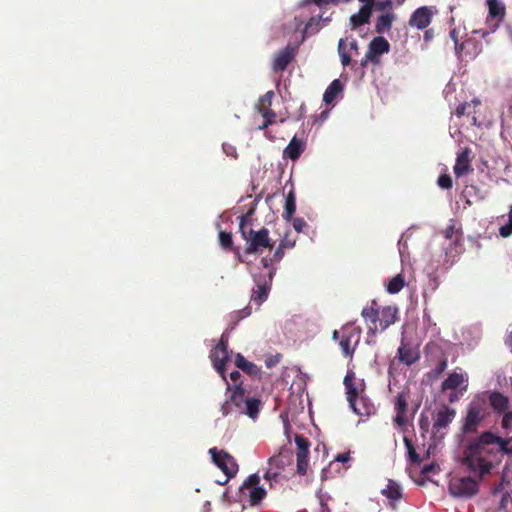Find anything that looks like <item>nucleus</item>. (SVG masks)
<instances>
[{"label":"nucleus","mask_w":512,"mask_h":512,"mask_svg":"<svg viewBox=\"0 0 512 512\" xmlns=\"http://www.w3.org/2000/svg\"><path fill=\"white\" fill-rule=\"evenodd\" d=\"M225 383L227 384V399L220 408L223 416L229 415L232 413L233 408H235L240 414L247 415L251 419H256L262 406L260 399L249 397L242 382L234 386L227 380Z\"/></svg>","instance_id":"f03ea898"},{"label":"nucleus","mask_w":512,"mask_h":512,"mask_svg":"<svg viewBox=\"0 0 512 512\" xmlns=\"http://www.w3.org/2000/svg\"><path fill=\"white\" fill-rule=\"evenodd\" d=\"M361 316L367 322L368 333L374 335L378 330L382 332L398 320V308L392 305L380 308L378 302L373 299L370 305L362 309Z\"/></svg>","instance_id":"7ed1b4c3"},{"label":"nucleus","mask_w":512,"mask_h":512,"mask_svg":"<svg viewBox=\"0 0 512 512\" xmlns=\"http://www.w3.org/2000/svg\"><path fill=\"white\" fill-rule=\"evenodd\" d=\"M397 355L398 359L407 366L414 364L419 359V352L403 341L398 348Z\"/></svg>","instance_id":"a878e982"},{"label":"nucleus","mask_w":512,"mask_h":512,"mask_svg":"<svg viewBox=\"0 0 512 512\" xmlns=\"http://www.w3.org/2000/svg\"><path fill=\"white\" fill-rule=\"evenodd\" d=\"M274 97L273 91H267L264 95H262L257 104V110L259 113L265 110H271L272 100Z\"/></svg>","instance_id":"4c0bfd02"},{"label":"nucleus","mask_w":512,"mask_h":512,"mask_svg":"<svg viewBox=\"0 0 512 512\" xmlns=\"http://www.w3.org/2000/svg\"><path fill=\"white\" fill-rule=\"evenodd\" d=\"M485 399H474L467 408L466 416L463 419L462 432L465 434L477 433L478 427L487 416Z\"/></svg>","instance_id":"39448f33"},{"label":"nucleus","mask_w":512,"mask_h":512,"mask_svg":"<svg viewBox=\"0 0 512 512\" xmlns=\"http://www.w3.org/2000/svg\"><path fill=\"white\" fill-rule=\"evenodd\" d=\"M508 417H509V415L507 413H505V415L503 416V419H502V426L505 429L510 427V425L512 424V419L508 418Z\"/></svg>","instance_id":"052dcab7"},{"label":"nucleus","mask_w":512,"mask_h":512,"mask_svg":"<svg viewBox=\"0 0 512 512\" xmlns=\"http://www.w3.org/2000/svg\"><path fill=\"white\" fill-rule=\"evenodd\" d=\"M353 412L359 416H370L375 413L373 403L365 396H357L353 402H349Z\"/></svg>","instance_id":"4be33fe9"},{"label":"nucleus","mask_w":512,"mask_h":512,"mask_svg":"<svg viewBox=\"0 0 512 512\" xmlns=\"http://www.w3.org/2000/svg\"><path fill=\"white\" fill-rule=\"evenodd\" d=\"M408 409V393L402 391L397 394L395 401L396 415L394 417V423L398 427H404L407 424V413Z\"/></svg>","instance_id":"6ab92c4d"},{"label":"nucleus","mask_w":512,"mask_h":512,"mask_svg":"<svg viewBox=\"0 0 512 512\" xmlns=\"http://www.w3.org/2000/svg\"><path fill=\"white\" fill-rule=\"evenodd\" d=\"M259 484V475L252 474L243 482L240 487L241 493L243 495H247L251 506L259 505L267 495V491Z\"/></svg>","instance_id":"6e6552de"},{"label":"nucleus","mask_w":512,"mask_h":512,"mask_svg":"<svg viewBox=\"0 0 512 512\" xmlns=\"http://www.w3.org/2000/svg\"><path fill=\"white\" fill-rule=\"evenodd\" d=\"M405 285V280L402 274H397L392 277L386 285V290L390 294H396L402 290Z\"/></svg>","instance_id":"f704fd0d"},{"label":"nucleus","mask_w":512,"mask_h":512,"mask_svg":"<svg viewBox=\"0 0 512 512\" xmlns=\"http://www.w3.org/2000/svg\"><path fill=\"white\" fill-rule=\"evenodd\" d=\"M455 53L459 58L469 56L473 58L477 53V42L474 39L467 38L463 42H457L454 44Z\"/></svg>","instance_id":"393cba45"},{"label":"nucleus","mask_w":512,"mask_h":512,"mask_svg":"<svg viewBox=\"0 0 512 512\" xmlns=\"http://www.w3.org/2000/svg\"><path fill=\"white\" fill-rule=\"evenodd\" d=\"M403 442L407 449L408 457H409L410 461L414 464H420L422 459L420 458L419 454H417V452L415 451V448H414V445H413L411 439H409L408 437H404Z\"/></svg>","instance_id":"a19ab883"},{"label":"nucleus","mask_w":512,"mask_h":512,"mask_svg":"<svg viewBox=\"0 0 512 512\" xmlns=\"http://www.w3.org/2000/svg\"><path fill=\"white\" fill-rule=\"evenodd\" d=\"M343 90V85L339 79L333 80L330 85L326 88L324 95H323V101L328 105L331 104L337 96L341 93Z\"/></svg>","instance_id":"c756f323"},{"label":"nucleus","mask_w":512,"mask_h":512,"mask_svg":"<svg viewBox=\"0 0 512 512\" xmlns=\"http://www.w3.org/2000/svg\"><path fill=\"white\" fill-rule=\"evenodd\" d=\"M215 465L227 476V479L234 477L238 472V464L235 458L224 450H218L216 447L209 449Z\"/></svg>","instance_id":"9d476101"},{"label":"nucleus","mask_w":512,"mask_h":512,"mask_svg":"<svg viewBox=\"0 0 512 512\" xmlns=\"http://www.w3.org/2000/svg\"><path fill=\"white\" fill-rule=\"evenodd\" d=\"M241 377V374L239 371H233L230 373V379L236 384H239L238 383V380L240 379Z\"/></svg>","instance_id":"680f3d73"},{"label":"nucleus","mask_w":512,"mask_h":512,"mask_svg":"<svg viewBox=\"0 0 512 512\" xmlns=\"http://www.w3.org/2000/svg\"><path fill=\"white\" fill-rule=\"evenodd\" d=\"M433 37H434V32L432 29L426 30L424 32V40L425 41H430Z\"/></svg>","instance_id":"0e129e2a"},{"label":"nucleus","mask_w":512,"mask_h":512,"mask_svg":"<svg viewBox=\"0 0 512 512\" xmlns=\"http://www.w3.org/2000/svg\"><path fill=\"white\" fill-rule=\"evenodd\" d=\"M450 38L453 40L454 44H457V42H460V40L462 39L460 27L453 28L450 31Z\"/></svg>","instance_id":"5fc2aeb1"},{"label":"nucleus","mask_w":512,"mask_h":512,"mask_svg":"<svg viewBox=\"0 0 512 512\" xmlns=\"http://www.w3.org/2000/svg\"><path fill=\"white\" fill-rule=\"evenodd\" d=\"M335 1L336 0H304L303 1V4H310V3H314L315 5H317L318 7H323L325 5H328L330 3L334 4L335 5Z\"/></svg>","instance_id":"864d4df0"},{"label":"nucleus","mask_w":512,"mask_h":512,"mask_svg":"<svg viewBox=\"0 0 512 512\" xmlns=\"http://www.w3.org/2000/svg\"><path fill=\"white\" fill-rule=\"evenodd\" d=\"M335 460L338 462H342V463L348 462L350 460V453L345 452V453L338 454L335 457Z\"/></svg>","instance_id":"6e6d98bb"},{"label":"nucleus","mask_w":512,"mask_h":512,"mask_svg":"<svg viewBox=\"0 0 512 512\" xmlns=\"http://www.w3.org/2000/svg\"><path fill=\"white\" fill-rule=\"evenodd\" d=\"M449 491L455 497H472L478 492V483L471 477L453 478Z\"/></svg>","instance_id":"9b49d317"},{"label":"nucleus","mask_w":512,"mask_h":512,"mask_svg":"<svg viewBox=\"0 0 512 512\" xmlns=\"http://www.w3.org/2000/svg\"><path fill=\"white\" fill-rule=\"evenodd\" d=\"M508 222L512 225V206L510 207V210L508 213Z\"/></svg>","instance_id":"774afa93"},{"label":"nucleus","mask_w":512,"mask_h":512,"mask_svg":"<svg viewBox=\"0 0 512 512\" xmlns=\"http://www.w3.org/2000/svg\"><path fill=\"white\" fill-rule=\"evenodd\" d=\"M403 442L407 449L408 457H409L410 461L414 464H420L422 459L420 458L419 454H417V452L415 451V448H414V445H413L411 439H409L408 437H404Z\"/></svg>","instance_id":"ea45409f"},{"label":"nucleus","mask_w":512,"mask_h":512,"mask_svg":"<svg viewBox=\"0 0 512 512\" xmlns=\"http://www.w3.org/2000/svg\"><path fill=\"white\" fill-rule=\"evenodd\" d=\"M296 241L293 239H290L288 237V233L283 237V239L280 241L279 245H281L285 249H292L295 246Z\"/></svg>","instance_id":"8fccbe9b"},{"label":"nucleus","mask_w":512,"mask_h":512,"mask_svg":"<svg viewBox=\"0 0 512 512\" xmlns=\"http://www.w3.org/2000/svg\"><path fill=\"white\" fill-rule=\"evenodd\" d=\"M461 395H462V393L459 394V393H457L455 391L450 393V395H449V402L450 403H454V402L459 401Z\"/></svg>","instance_id":"e2e57ef3"},{"label":"nucleus","mask_w":512,"mask_h":512,"mask_svg":"<svg viewBox=\"0 0 512 512\" xmlns=\"http://www.w3.org/2000/svg\"><path fill=\"white\" fill-rule=\"evenodd\" d=\"M428 350L431 351V355H430V358L429 360L430 361H433L435 359H437V363L435 365V367L429 371L426 376L431 379V380H436L438 379L442 374L443 372L446 370L447 366H448V357L447 355L442 351V349H440L438 346L436 345H433V346H430V345H427L426 347Z\"/></svg>","instance_id":"4468645a"},{"label":"nucleus","mask_w":512,"mask_h":512,"mask_svg":"<svg viewBox=\"0 0 512 512\" xmlns=\"http://www.w3.org/2000/svg\"><path fill=\"white\" fill-rule=\"evenodd\" d=\"M296 50L294 47L288 45L284 49L276 53L272 63V69L274 72L279 73L287 69L288 65L294 60Z\"/></svg>","instance_id":"dca6fc26"},{"label":"nucleus","mask_w":512,"mask_h":512,"mask_svg":"<svg viewBox=\"0 0 512 512\" xmlns=\"http://www.w3.org/2000/svg\"><path fill=\"white\" fill-rule=\"evenodd\" d=\"M285 250L286 249L283 248L281 245H278L277 248L275 249L272 257H270V258L263 257L261 259V264H262L263 268L266 269L267 271H269L270 269H276L275 267L272 266V263L280 262L285 255Z\"/></svg>","instance_id":"473e14b6"},{"label":"nucleus","mask_w":512,"mask_h":512,"mask_svg":"<svg viewBox=\"0 0 512 512\" xmlns=\"http://www.w3.org/2000/svg\"><path fill=\"white\" fill-rule=\"evenodd\" d=\"M456 411L446 405L442 406L436 413L433 432L439 433L442 429H446L455 418Z\"/></svg>","instance_id":"f3484780"},{"label":"nucleus","mask_w":512,"mask_h":512,"mask_svg":"<svg viewBox=\"0 0 512 512\" xmlns=\"http://www.w3.org/2000/svg\"><path fill=\"white\" fill-rule=\"evenodd\" d=\"M260 114L263 116L266 124H273L275 122L276 113L272 109L262 111Z\"/></svg>","instance_id":"de8ad7c7"},{"label":"nucleus","mask_w":512,"mask_h":512,"mask_svg":"<svg viewBox=\"0 0 512 512\" xmlns=\"http://www.w3.org/2000/svg\"><path fill=\"white\" fill-rule=\"evenodd\" d=\"M235 365L250 376L257 377L260 374V369L254 363L247 361L240 353L235 357Z\"/></svg>","instance_id":"cd10ccee"},{"label":"nucleus","mask_w":512,"mask_h":512,"mask_svg":"<svg viewBox=\"0 0 512 512\" xmlns=\"http://www.w3.org/2000/svg\"><path fill=\"white\" fill-rule=\"evenodd\" d=\"M361 332V328L353 323H347L342 327L339 346L345 358H349L350 360L353 358L356 347L361 339Z\"/></svg>","instance_id":"0eeeda50"},{"label":"nucleus","mask_w":512,"mask_h":512,"mask_svg":"<svg viewBox=\"0 0 512 512\" xmlns=\"http://www.w3.org/2000/svg\"><path fill=\"white\" fill-rule=\"evenodd\" d=\"M480 104L479 100H473L472 103H462L456 108L455 114L458 117H461L463 115H468L471 112H475V108Z\"/></svg>","instance_id":"58836bf2"},{"label":"nucleus","mask_w":512,"mask_h":512,"mask_svg":"<svg viewBox=\"0 0 512 512\" xmlns=\"http://www.w3.org/2000/svg\"><path fill=\"white\" fill-rule=\"evenodd\" d=\"M223 150L227 155L236 157V149L233 146H230V145L228 146V145L224 144Z\"/></svg>","instance_id":"4d7b16f0"},{"label":"nucleus","mask_w":512,"mask_h":512,"mask_svg":"<svg viewBox=\"0 0 512 512\" xmlns=\"http://www.w3.org/2000/svg\"><path fill=\"white\" fill-rule=\"evenodd\" d=\"M305 147V142L302 139H299L296 136H294L284 149L283 157L286 159H290L292 161H296L304 152Z\"/></svg>","instance_id":"5701e85b"},{"label":"nucleus","mask_w":512,"mask_h":512,"mask_svg":"<svg viewBox=\"0 0 512 512\" xmlns=\"http://www.w3.org/2000/svg\"><path fill=\"white\" fill-rule=\"evenodd\" d=\"M437 184L442 189H451L453 186V181L450 175L441 174L438 177Z\"/></svg>","instance_id":"c03bdc74"},{"label":"nucleus","mask_w":512,"mask_h":512,"mask_svg":"<svg viewBox=\"0 0 512 512\" xmlns=\"http://www.w3.org/2000/svg\"><path fill=\"white\" fill-rule=\"evenodd\" d=\"M470 154L471 150L466 147L457 155L456 163L453 168L457 177L464 176L473 170L471 167Z\"/></svg>","instance_id":"412c9836"},{"label":"nucleus","mask_w":512,"mask_h":512,"mask_svg":"<svg viewBox=\"0 0 512 512\" xmlns=\"http://www.w3.org/2000/svg\"><path fill=\"white\" fill-rule=\"evenodd\" d=\"M502 489H503V483L501 482L498 486H496L493 489V494L497 495L498 493L502 492Z\"/></svg>","instance_id":"338daca9"},{"label":"nucleus","mask_w":512,"mask_h":512,"mask_svg":"<svg viewBox=\"0 0 512 512\" xmlns=\"http://www.w3.org/2000/svg\"><path fill=\"white\" fill-rule=\"evenodd\" d=\"M349 50L350 51H353L354 54L358 55L359 54V47H358V43L355 39H352L350 42H349Z\"/></svg>","instance_id":"13d9d810"},{"label":"nucleus","mask_w":512,"mask_h":512,"mask_svg":"<svg viewBox=\"0 0 512 512\" xmlns=\"http://www.w3.org/2000/svg\"><path fill=\"white\" fill-rule=\"evenodd\" d=\"M489 402L492 408L499 413L505 412L509 405L508 398L497 391L490 393Z\"/></svg>","instance_id":"c85d7f7f"},{"label":"nucleus","mask_w":512,"mask_h":512,"mask_svg":"<svg viewBox=\"0 0 512 512\" xmlns=\"http://www.w3.org/2000/svg\"><path fill=\"white\" fill-rule=\"evenodd\" d=\"M382 494L391 500H399L402 496L401 487L394 481H389L386 488L382 489Z\"/></svg>","instance_id":"c9c22d12"},{"label":"nucleus","mask_w":512,"mask_h":512,"mask_svg":"<svg viewBox=\"0 0 512 512\" xmlns=\"http://www.w3.org/2000/svg\"><path fill=\"white\" fill-rule=\"evenodd\" d=\"M319 19L311 18L305 25L304 33H315L318 30Z\"/></svg>","instance_id":"a18cd8bd"},{"label":"nucleus","mask_w":512,"mask_h":512,"mask_svg":"<svg viewBox=\"0 0 512 512\" xmlns=\"http://www.w3.org/2000/svg\"><path fill=\"white\" fill-rule=\"evenodd\" d=\"M338 52L343 66H348L351 63V54L347 51V44L344 39L338 42Z\"/></svg>","instance_id":"79ce46f5"},{"label":"nucleus","mask_w":512,"mask_h":512,"mask_svg":"<svg viewBox=\"0 0 512 512\" xmlns=\"http://www.w3.org/2000/svg\"><path fill=\"white\" fill-rule=\"evenodd\" d=\"M275 273L276 269H270L265 274H258L254 276L256 288L252 290L251 301L258 306L268 298Z\"/></svg>","instance_id":"1a4fd4ad"},{"label":"nucleus","mask_w":512,"mask_h":512,"mask_svg":"<svg viewBox=\"0 0 512 512\" xmlns=\"http://www.w3.org/2000/svg\"><path fill=\"white\" fill-rule=\"evenodd\" d=\"M512 508V491L502 494L499 502V511L510 512Z\"/></svg>","instance_id":"37998d69"},{"label":"nucleus","mask_w":512,"mask_h":512,"mask_svg":"<svg viewBox=\"0 0 512 512\" xmlns=\"http://www.w3.org/2000/svg\"><path fill=\"white\" fill-rule=\"evenodd\" d=\"M292 461L293 455L289 450H282L277 455H274L268 459V467L263 475V478L269 482L270 488L274 486V483L278 482L281 472L286 466L290 465Z\"/></svg>","instance_id":"423d86ee"},{"label":"nucleus","mask_w":512,"mask_h":512,"mask_svg":"<svg viewBox=\"0 0 512 512\" xmlns=\"http://www.w3.org/2000/svg\"><path fill=\"white\" fill-rule=\"evenodd\" d=\"M250 314H251V307L246 306L245 308L235 312L234 317H236L237 321H239L240 319H244V318L248 317Z\"/></svg>","instance_id":"3c124183"},{"label":"nucleus","mask_w":512,"mask_h":512,"mask_svg":"<svg viewBox=\"0 0 512 512\" xmlns=\"http://www.w3.org/2000/svg\"><path fill=\"white\" fill-rule=\"evenodd\" d=\"M355 374L354 372H348L344 377L343 384L346 389L347 401L353 402L354 399L359 396L358 388L355 384Z\"/></svg>","instance_id":"7c9ffc66"},{"label":"nucleus","mask_w":512,"mask_h":512,"mask_svg":"<svg viewBox=\"0 0 512 512\" xmlns=\"http://www.w3.org/2000/svg\"><path fill=\"white\" fill-rule=\"evenodd\" d=\"M508 443V440L485 431L478 438L468 441L464 449L463 463L473 473H478L480 476L488 474L493 466L488 457H497L504 453L512 454V447H509Z\"/></svg>","instance_id":"f257e3e1"},{"label":"nucleus","mask_w":512,"mask_h":512,"mask_svg":"<svg viewBox=\"0 0 512 512\" xmlns=\"http://www.w3.org/2000/svg\"><path fill=\"white\" fill-rule=\"evenodd\" d=\"M391 7H392L391 0L377 1V2L374 0V8L376 10L383 11V10H386Z\"/></svg>","instance_id":"09e8293b"},{"label":"nucleus","mask_w":512,"mask_h":512,"mask_svg":"<svg viewBox=\"0 0 512 512\" xmlns=\"http://www.w3.org/2000/svg\"><path fill=\"white\" fill-rule=\"evenodd\" d=\"M291 220H292L293 228L298 233L303 232L304 229L307 227V223L303 218H300V217L293 218L292 217Z\"/></svg>","instance_id":"49530a36"},{"label":"nucleus","mask_w":512,"mask_h":512,"mask_svg":"<svg viewBox=\"0 0 512 512\" xmlns=\"http://www.w3.org/2000/svg\"><path fill=\"white\" fill-rule=\"evenodd\" d=\"M240 232L247 243L245 248L246 254H258L264 249L271 250L273 248L274 242L269 236V230L263 227L256 231L251 227H248L245 223L244 217H241Z\"/></svg>","instance_id":"20e7f679"},{"label":"nucleus","mask_w":512,"mask_h":512,"mask_svg":"<svg viewBox=\"0 0 512 512\" xmlns=\"http://www.w3.org/2000/svg\"><path fill=\"white\" fill-rule=\"evenodd\" d=\"M219 242L220 245L226 250H233L235 254L239 257V252L237 249L233 247V239L232 234L225 231H220L219 233Z\"/></svg>","instance_id":"e433bc0d"},{"label":"nucleus","mask_w":512,"mask_h":512,"mask_svg":"<svg viewBox=\"0 0 512 512\" xmlns=\"http://www.w3.org/2000/svg\"><path fill=\"white\" fill-rule=\"evenodd\" d=\"M332 339L334 341H338L339 342L340 339H341V331L334 330L333 335H332Z\"/></svg>","instance_id":"69168bd1"},{"label":"nucleus","mask_w":512,"mask_h":512,"mask_svg":"<svg viewBox=\"0 0 512 512\" xmlns=\"http://www.w3.org/2000/svg\"><path fill=\"white\" fill-rule=\"evenodd\" d=\"M296 211V195L293 189H291L285 198V206L283 212V218L287 221H291Z\"/></svg>","instance_id":"2f4dec72"},{"label":"nucleus","mask_w":512,"mask_h":512,"mask_svg":"<svg viewBox=\"0 0 512 512\" xmlns=\"http://www.w3.org/2000/svg\"><path fill=\"white\" fill-rule=\"evenodd\" d=\"M295 444L297 447L296 451V458H297V473L299 475H306L308 467H309V461H308V455H309V448H310V441L308 438H306L303 435L296 434L294 437Z\"/></svg>","instance_id":"f8f14e48"},{"label":"nucleus","mask_w":512,"mask_h":512,"mask_svg":"<svg viewBox=\"0 0 512 512\" xmlns=\"http://www.w3.org/2000/svg\"><path fill=\"white\" fill-rule=\"evenodd\" d=\"M489 16L497 19L498 21L503 20L505 15V7L498 0H488Z\"/></svg>","instance_id":"72a5a7b5"},{"label":"nucleus","mask_w":512,"mask_h":512,"mask_svg":"<svg viewBox=\"0 0 512 512\" xmlns=\"http://www.w3.org/2000/svg\"><path fill=\"white\" fill-rule=\"evenodd\" d=\"M468 386V377L466 374L459 372H452L448 375V377L442 382L441 389L442 391L452 390L455 391L460 389L462 391H466Z\"/></svg>","instance_id":"a211bd4d"},{"label":"nucleus","mask_w":512,"mask_h":512,"mask_svg":"<svg viewBox=\"0 0 512 512\" xmlns=\"http://www.w3.org/2000/svg\"><path fill=\"white\" fill-rule=\"evenodd\" d=\"M374 6L364 4L357 13L351 15L350 17V26L352 29H357L358 27L368 24L370 21V17L372 15V10Z\"/></svg>","instance_id":"b1692460"},{"label":"nucleus","mask_w":512,"mask_h":512,"mask_svg":"<svg viewBox=\"0 0 512 512\" xmlns=\"http://www.w3.org/2000/svg\"><path fill=\"white\" fill-rule=\"evenodd\" d=\"M499 234L502 237H504V238H507V237L511 236V234H512V225L508 222L507 224L501 226L500 229H499Z\"/></svg>","instance_id":"603ef678"},{"label":"nucleus","mask_w":512,"mask_h":512,"mask_svg":"<svg viewBox=\"0 0 512 512\" xmlns=\"http://www.w3.org/2000/svg\"><path fill=\"white\" fill-rule=\"evenodd\" d=\"M369 62L374 63V64H378V62H377V60L375 58H367V53H366L365 56L362 58L360 64H361L362 67H366Z\"/></svg>","instance_id":"bf43d9fd"},{"label":"nucleus","mask_w":512,"mask_h":512,"mask_svg":"<svg viewBox=\"0 0 512 512\" xmlns=\"http://www.w3.org/2000/svg\"><path fill=\"white\" fill-rule=\"evenodd\" d=\"M390 51V44L387 39L382 36L375 37L368 46L367 58H375L380 61V56Z\"/></svg>","instance_id":"aec40b11"},{"label":"nucleus","mask_w":512,"mask_h":512,"mask_svg":"<svg viewBox=\"0 0 512 512\" xmlns=\"http://www.w3.org/2000/svg\"><path fill=\"white\" fill-rule=\"evenodd\" d=\"M210 358L213 362V366L216 371L220 374L224 381H226V369L225 365L229 361V352L227 347V342L223 339L216 345V347L211 351Z\"/></svg>","instance_id":"ddd939ff"},{"label":"nucleus","mask_w":512,"mask_h":512,"mask_svg":"<svg viewBox=\"0 0 512 512\" xmlns=\"http://www.w3.org/2000/svg\"><path fill=\"white\" fill-rule=\"evenodd\" d=\"M396 19V15L393 12H387L381 14L376 19L375 31L378 34L389 32L392 28L393 21Z\"/></svg>","instance_id":"bb28decb"},{"label":"nucleus","mask_w":512,"mask_h":512,"mask_svg":"<svg viewBox=\"0 0 512 512\" xmlns=\"http://www.w3.org/2000/svg\"><path fill=\"white\" fill-rule=\"evenodd\" d=\"M434 16V11L431 7L422 6L417 8L410 16L409 25L419 30L426 29Z\"/></svg>","instance_id":"2eb2a0df"}]
</instances>
